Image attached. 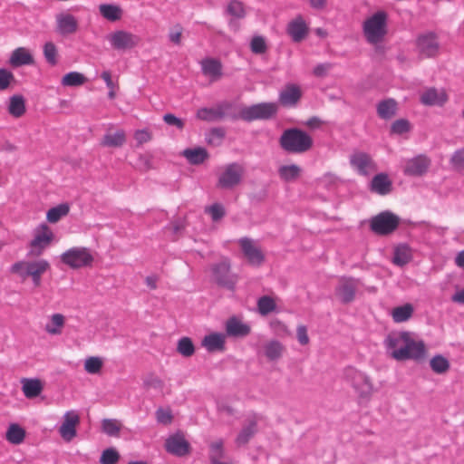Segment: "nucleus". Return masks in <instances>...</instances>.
Returning <instances> with one entry per match:
<instances>
[{"label": "nucleus", "mask_w": 464, "mask_h": 464, "mask_svg": "<svg viewBox=\"0 0 464 464\" xmlns=\"http://www.w3.org/2000/svg\"><path fill=\"white\" fill-rule=\"evenodd\" d=\"M385 343L391 356L396 361L420 362L426 356V345L414 333H392L387 336Z\"/></svg>", "instance_id": "1"}, {"label": "nucleus", "mask_w": 464, "mask_h": 464, "mask_svg": "<svg viewBox=\"0 0 464 464\" xmlns=\"http://www.w3.org/2000/svg\"><path fill=\"white\" fill-rule=\"evenodd\" d=\"M51 269V265L46 259L22 260L14 263L10 267L12 274L17 275L22 281L31 278L34 287L42 284V276Z\"/></svg>", "instance_id": "2"}, {"label": "nucleus", "mask_w": 464, "mask_h": 464, "mask_svg": "<svg viewBox=\"0 0 464 464\" xmlns=\"http://www.w3.org/2000/svg\"><path fill=\"white\" fill-rule=\"evenodd\" d=\"M313 143L312 137L298 128L285 130L279 138L282 150L291 154L304 153L312 148Z\"/></svg>", "instance_id": "3"}, {"label": "nucleus", "mask_w": 464, "mask_h": 464, "mask_svg": "<svg viewBox=\"0 0 464 464\" xmlns=\"http://www.w3.org/2000/svg\"><path fill=\"white\" fill-rule=\"evenodd\" d=\"M364 36L370 44L382 42L387 34V15L383 11H379L367 18L362 24Z\"/></svg>", "instance_id": "4"}, {"label": "nucleus", "mask_w": 464, "mask_h": 464, "mask_svg": "<svg viewBox=\"0 0 464 464\" xmlns=\"http://www.w3.org/2000/svg\"><path fill=\"white\" fill-rule=\"evenodd\" d=\"M343 379L353 388L361 401H367L370 398L372 384L362 372L349 366L343 371Z\"/></svg>", "instance_id": "5"}, {"label": "nucleus", "mask_w": 464, "mask_h": 464, "mask_svg": "<svg viewBox=\"0 0 464 464\" xmlns=\"http://www.w3.org/2000/svg\"><path fill=\"white\" fill-rule=\"evenodd\" d=\"M61 262L72 269H80L92 266L94 257L92 251L83 246L71 247L60 256Z\"/></svg>", "instance_id": "6"}, {"label": "nucleus", "mask_w": 464, "mask_h": 464, "mask_svg": "<svg viewBox=\"0 0 464 464\" xmlns=\"http://www.w3.org/2000/svg\"><path fill=\"white\" fill-rule=\"evenodd\" d=\"M278 111L276 102H260L250 106H244L239 110L241 120L251 122L257 120H269Z\"/></svg>", "instance_id": "7"}, {"label": "nucleus", "mask_w": 464, "mask_h": 464, "mask_svg": "<svg viewBox=\"0 0 464 464\" xmlns=\"http://www.w3.org/2000/svg\"><path fill=\"white\" fill-rule=\"evenodd\" d=\"M53 239L54 234L51 227L45 223L40 224L34 230V237L29 243L28 256L34 257L42 256Z\"/></svg>", "instance_id": "8"}, {"label": "nucleus", "mask_w": 464, "mask_h": 464, "mask_svg": "<svg viewBox=\"0 0 464 464\" xmlns=\"http://www.w3.org/2000/svg\"><path fill=\"white\" fill-rule=\"evenodd\" d=\"M400 225V218L392 211L385 210L372 217L370 220L372 231L380 236L394 232Z\"/></svg>", "instance_id": "9"}, {"label": "nucleus", "mask_w": 464, "mask_h": 464, "mask_svg": "<svg viewBox=\"0 0 464 464\" xmlns=\"http://www.w3.org/2000/svg\"><path fill=\"white\" fill-rule=\"evenodd\" d=\"M111 46L117 51H126L137 47L141 39L139 35L125 30H117L107 35Z\"/></svg>", "instance_id": "10"}, {"label": "nucleus", "mask_w": 464, "mask_h": 464, "mask_svg": "<svg viewBox=\"0 0 464 464\" xmlns=\"http://www.w3.org/2000/svg\"><path fill=\"white\" fill-rule=\"evenodd\" d=\"M352 169L360 176L368 177L377 170V164L372 156L361 150L353 151L349 158Z\"/></svg>", "instance_id": "11"}, {"label": "nucleus", "mask_w": 464, "mask_h": 464, "mask_svg": "<svg viewBox=\"0 0 464 464\" xmlns=\"http://www.w3.org/2000/svg\"><path fill=\"white\" fill-rule=\"evenodd\" d=\"M245 173L244 167L233 162L225 166L224 170L218 177V186L221 188H232L240 184Z\"/></svg>", "instance_id": "12"}, {"label": "nucleus", "mask_w": 464, "mask_h": 464, "mask_svg": "<svg viewBox=\"0 0 464 464\" xmlns=\"http://www.w3.org/2000/svg\"><path fill=\"white\" fill-rule=\"evenodd\" d=\"M212 275L216 283L223 287L234 289L237 284V276L230 274V262L228 259H223L214 264L211 267Z\"/></svg>", "instance_id": "13"}, {"label": "nucleus", "mask_w": 464, "mask_h": 464, "mask_svg": "<svg viewBox=\"0 0 464 464\" xmlns=\"http://www.w3.org/2000/svg\"><path fill=\"white\" fill-rule=\"evenodd\" d=\"M238 245L250 266H260L265 262V254L253 239L241 237L238 240Z\"/></svg>", "instance_id": "14"}, {"label": "nucleus", "mask_w": 464, "mask_h": 464, "mask_svg": "<svg viewBox=\"0 0 464 464\" xmlns=\"http://www.w3.org/2000/svg\"><path fill=\"white\" fill-rule=\"evenodd\" d=\"M165 450L176 457H184L190 453L191 446L181 432H176L165 440Z\"/></svg>", "instance_id": "15"}, {"label": "nucleus", "mask_w": 464, "mask_h": 464, "mask_svg": "<svg viewBox=\"0 0 464 464\" xmlns=\"http://www.w3.org/2000/svg\"><path fill=\"white\" fill-rule=\"evenodd\" d=\"M303 92L296 83H286L279 92L277 104L285 108H295L298 105Z\"/></svg>", "instance_id": "16"}, {"label": "nucleus", "mask_w": 464, "mask_h": 464, "mask_svg": "<svg viewBox=\"0 0 464 464\" xmlns=\"http://www.w3.org/2000/svg\"><path fill=\"white\" fill-rule=\"evenodd\" d=\"M430 165V160L425 155H418L404 161L403 173L406 176L420 177L424 175Z\"/></svg>", "instance_id": "17"}, {"label": "nucleus", "mask_w": 464, "mask_h": 464, "mask_svg": "<svg viewBox=\"0 0 464 464\" xmlns=\"http://www.w3.org/2000/svg\"><path fill=\"white\" fill-rule=\"evenodd\" d=\"M79 423L80 416L77 411H66L63 415V421L59 428L61 437L66 441H71L77 435L76 427Z\"/></svg>", "instance_id": "18"}, {"label": "nucleus", "mask_w": 464, "mask_h": 464, "mask_svg": "<svg viewBox=\"0 0 464 464\" xmlns=\"http://www.w3.org/2000/svg\"><path fill=\"white\" fill-rule=\"evenodd\" d=\"M417 48L423 56L433 57L439 53L440 44L433 33H427L418 37Z\"/></svg>", "instance_id": "19"}, {"label": "nucleus", "mask_w": 464, "mask_h": 464, "mask_svg": "<svg viewBox=\"0 0 464 464\" xmlns=\"http://www.w3.org/2000/svg\"><path fill=\"white\" fill-rule=\"evenodd\" d=\"M78 21L69 13H61L56 15V31L59 34L65 36L77 32Z\"/></svg>", "instance_id": "20"}, {"label": "nucleus", "mask_w": 464, "mask_h": 464, "mask_svg": "<svg viewBox=\"0 0 464 464\" xmlns=\"http://www.w3.org/2000/svg\"><path fill=\"white\" fill-rule=\"evenodd\" d=\"M225 329L228 336L236 338L246 337L251 333L250 325L242 322L237 316H231L227 320Z\"/></svg>", "instance_id": "21"}, {"label": "nucleus", "mask_w": 464, "mask_h": 464, "mask_svg": "<svg viewBox=\"0 0 464 464\" xmlns=\"http://www.w3.org/2000/svg\"><path fill=\"white\" fill-rule=\"evenodd\" d=\"M369 188L372 192L385 196L392 190V181L386 173L376 174L371 180Z\"/></svg>", "instance_id": "22"}, {"label": "nucleus", "mask_w": 464, "mask_h": 464, "mask_svg": "<svg viewBox=\"0 0 464 464\" xmlns=\"http://www.w3.org/2000/svg\"><path fill=\"white\" fill-rule=\"evenodd\" d=\"M447 100L448 96L443 89L429 88L420 96V102L429 106H442Z\"/></svg>", "instance_id": "23"}, {"label": "nucleus", "mask_w": 464, "mask_h": 464, "mask_svg": "<svg viewBox=\"0 0 464 464\" xmlns=\"http://www.w3.org/2000/svg\"><path fill=\"white\" fill-rule=\"evenodd\" d=\"M201 345L208 353L223 352L226 348V337L221 333H212L206 335L201 341Z\"/></svg>", "instance_id": "24"}, {"label": "nucleus", "mask_w": 464, "mask_h": 464, "mask_svg": "<svg viewBox=\"0 0 464 464\" xmlns=\"http://www.w3.org/2000/svg\"><path fill=\"white\" fill-rule=\"evenodd\" d=\"M202 73L217 81L222 76V63L216 58H205L200 62Z\"/></svg>", "instance_id": "25"}, {"label": "nucleus", "mask_w": 464, "mask_h": 464, "mask_svg": "<svg viewBox=\"0 0 464 464\" xmlns=\"http://www.w3.org/2000/svg\"><path fill=\"white\" fill-rule=\"evenodd\" d=\"M286 31L294 42L299 43L305 38L308 28L303 18L299 16L288 24Z\"/></svg>", "instance_id": "26"}, {"label": "nucleus", "mask_w": 464, "mask_h": 464, "mask_svg": "<svg viewBox=\"0 0 464 464\" xmlns=\"http://www.w3.org/2000/svg\"><path fill=\"white\" fill-rule=\"evenodd\" d=\"M34 63L31 52L25 47H18L14 49L10 56L9 63L13 67H20L23 65H30Z\"/></svg>", "instance_id": "27"}, {"label": "nucleus", "mask_w": 464, "mask_h": 464, "mask_svg": "<svg viewBox=\"0 0 464 464\" xmlns=\"http://www.w3.org/2000/svg\"><path fill=\"white\" fill-rule=\"evenodd\" d=\"M355 292L356 283L352 279L342 281L336 288L337 296L344 304H348L354 299Z\"/></svg>", "instance_id": "28"}, {"label": "nucleus", "mask_w": 464, "mask_h": 464, "mask_svg": "<svg viewBox=\"0 0 464 464\" xmlns=\"http://www.w3.org/2000/svg\"><path fill=\"white\" fill-rule=\"evenodd\" d=\"M412 250L406 244H400L393 251L392 263L398 266H403L411 261Z\"/></svg>", "instance_id": "29"}, {"label": "nucleus", "mask_w": 464, "mask_h": 464, "mask_svg": "<svg viewBox=\"0 0 464 464\" xmlns=\"http://www.w3.org/2000/svg\"><path fill=\"white\" fill-rule=\"evenodd\" d=\"M182 155L192 165L202 164L209 157L208 150L203 147L186 149L183 150Z\"/></svg>", "instance_id": "30"}, {"label": "nucleus", "mask_w": 464, "mask_h": 464, "mask_svg": "<svg viewBox=\"0 0 464 464\" xmlns=\"http://www.w3.org/2000/svg\"><path fill=\"white\" fill-rule=\"evenodd\" d=\"M126 142V133L123 130H118L115 133L107 132L102 141L101 145L109 148H119Z\"/></svg>", "instance_id": "31"}, {"label": "nucleus", "mask_w": 464, "mask_h": 464, "mask_svg": "<svg viewBox=\"0 0 464 464\" xmlns=\"http://www.w3.org/2000/svg\"><path fill=\"white\" fill-rule=\"evenodd\" d=\"M22 383L23 392L24 396L29 399L37 397L44 389L42 382L39 379H24Z\"/></svg>", "instance_id": "32"}, {"label": "nucleus", "mask_w": 464, "mask_h": 464, "mask_svg": "<svg viewBox=\"0 0 464 464\" xmlns=\"http://www.w3.org/2000/svg\"><path fill=\"white\" fill-rule=\"evenodd\" d=\"M26 111L25 101L22 95H13L9 99L8 112L14 118L22 117Z\"/></svg>", "instance_id": "33"}, {"label": "nucleus", "mask_w": 464, "mask_h": 464, "mask_svg": "<svg viewBox=\"0 0 464 464\" xmlns=\"http://www.w3.org/2000/svg\"><path fill=\"white\" fill-rule=\"evenodd\" d=\"M301 171V168L295 164L282 165L278 169V175L283 181L293 182L300 177Z\"/></svg>", "instance_id": "34"}, {"label": "nucleus", "mask_w": 464, "mask_h": 464, "mask_svg": "<svg viewBox=\"0 0 464 464\" xmlns=\"http://www.w3.org/2000/svg\"><path fill=\"white\" fill-rule=\"evenodd\" d=\"M100 14L111 22L118 21L121 18L122 10L120 6L111 4H102L99 6Z\"/></svg>", "instance_id": "35"}, {"label": "nucleus", "mask_w": 464, "mask_h": 464, "mask_svg": "<svg viewBox=\"0 0 464 464\" xmlns=\"http://www.w3.org/2000/svg\"><path fill=\"white\" fill-rule=\"evenodd\" d=\"M264 351L268 360L276 361L285 352V346L280 342L273 340L265 344Z\"/></svg>", "instance_id": "36"}, {"label": "nucleus", "mask_w": 464, "mask_h": 464, "mask_svg": "<svg viewBox=\"0 0 464 464\" xmlns=\"http://www.w3.org/2000/svg\"><path fill=\"white\" fill-rule=\"evenodd\" d=\"M25 438V430L20 425L12 423L9 425L5 439L12 444L18 445L24 441Z\"/></svg>", "instance_id": "37"}, {"label": "nucleus", "mask_w": 464, "mask_h": 464, "mask_svg": "<svg viewBox=\"0 0 464 464\" xmlns=\"http://www.w3.org/2000/svg\"><path fill=\"white\" fill-rule=\"evenodd\" d=\"M413 311V306L411 304L397 306L392 311V320L395 323L406 322L412 316Z\"/></svg>", "instance_id": "38"}, {"label": "nucleus", "mask_w": 464, "mask_h": 464, "mask_svg": "<svg viewBox=\"0 0 464 464\" xmlns=\"http://www.w3.org/2000/svg\"><path fill=\"white\" fill-rule=\"evenodd\" d=\"M65 324V318L62 314H54L50 322L45 325V331L53 335L61 334Z\"/></svg>", "instance_id": "39"}, {"label": "nucleus", "mask_w": 464, "mask_h": 464, "mask_svg": "<svg viewBox=\"0 0 464 464\" xmlns=\"http://www.w3.org/2000/svg\"><path fill=\"white\" fill-rule=\"evenodd\" d=\"M377 112L380 118L391 119L396 112V102L392 99L382 101L377 105Z\"/></svg>", "instance_id": "40"}, {"label": "nucleus", "mask_w": 464, "mask_h": 464, "mask_svg": "<svg viewBox=\"0 0 464 464\" xmlns=\"http://www.w3.org/2000/svg\"><path fill=\"white\" fill-rule=\"evenodd\" d=\"M257 423L256 420H251L246 427H244L241 431L238 433L236 443L238 446H242L246 444L249 440L254 436L256 432Z\"/></svg>", "instance_id": "41"}, {"label": "nucleus", "mask_w": 464, "mask_h": 464, "mask_svg": "<svg viewBox=\"0 0 464 464\" xmlns=\"http://www.w3.org/2000/svg\"><path fill=\"white\" fill-rule=\"evenodd\" d=\"M44 57L50 66L58 64V49L53 42H46L43 47Z\"/></svg>", "instance_id": "42"}, {"label": "nucleus", "mask_w": 464, "mask_h": 464, "mask_svg": "<svg viewBox=\"0 0 464 464\" xmlns=\"http://www.w3.org/2000/svg\"><path fill=\"white\" fill-rule=\"evenodd\" d=\"M121 430V424L116 419H104L102 421V430L108 436L119 437Z\"/></svg>", "instance_id": "43"}, {"label": "nucleus", "mask_w": 464, "mask_h": 464, "mask_svg": "<svg viewBox=\"0 0 464 464\" xmlns=\"http://www.w3.org/2000/svg\"><path fill=\"white\" fill-rule=\"evenodd\" d=\"M70 211V207L67 203L60 204L56 207L50 208L47 212V220L51 223L58 222L63 217H65Z\"/></svg>", "instance_id": "44"}, {"label": "nucleus", "mask_w": 464, "mask_h": 464, "mask_svg": "<svg viewBox=\"0 0 464 464\" xmlns=\"http://www.w3.org/2000/svg\"><path fill=\"white\" fill-rule=\"evenodd\" d=\"M216 106L218 108V113L222 114L220 116V120L225 118V117H229L232 120H238V119H240L239 112L237 113L236 111V108H235V105H234L233 102H227V101H224V102H221L218 103Z\"/></svg>", "instance_id": "45"}, {"label": "nucleus", "mask_w": 464, "mask_h": 464, "mask_svg": "<svg viewBox=\"0 0 464 464\" xmlns=\"http://www.w3.org/2000/svg\"><path fill=\"white\" fill-rule=\"evenodd\" d=\"M431 370L438 374H443L450 369V362L442 355H435L430 361Z\"/></svg>", "instance_id": "46"}, {"label": "nucleus", "mask_w": 464, "mask_h": 464, "mask_svg": "<svg viewBox=\"0 0 464 464\" xmlns=\"http://www.w3.org/2000/svg\"><path fill=\"white\" fill-rule=\"evenodd\" d=\"M276 308V304L275 300L268 295L261 296L257 300V310L261 315H267L268 314L274 312Z\"/></svg>", "instance_id": "47"}, {"label": "nucleus", "mask_w": 464, "mask_h": 464, "mask_svg": "<svg viewBox=\"0 0 464 464\" xmlns=\"http://www.w3.org/2000/svg\"><path fill=\"white\" fill-rule=\"evenodd\" d=\"M222 114L218 113L217 106L214 108L203 107L197 111V119L204 121H215L220 120Z\"/></svg>", "instance_id": "48"}, {"label": "nucleus", "mask_w": 464, "mask_h": 464, "mask_svg": "<svg viewBox=\"0 0 464 464\" xmlns=\"http://www.w3.org/2000/svg\"><path fill=\"white\" fill-rule=\"evenodd\" d=\"M86 81L85 76L78 72H71L66 73L62 79V85L63 86H80Z\"/></svg>", "instance_id": "49"}, {"label": "nucleus", "mask_w": 464, "mask_h": 464, "mask_svg": "<svg viewBox=\"0 0 464 464\" xmlns=\"http://www.w3.org/2000/svg\"><path fill=\"white\" fill-rule=\"evenodd\" d=\"M177 351L184 357H190L195 353V346L189 337H182L179 340Z\"/></svg>", "instance_id": "50"}, {"label": "nucleus", "mask_w": 464, "mask_h": 464, "mask_svg": "<svg viewBox=\"0 0 464 464\" xmlns=\"http://www.w3.org/2000/svg\"><path fill=\"white\" fill-rule=\"evenodd\" d=\"M225 456L224 441L219 439L209 444V460L210 463L218 460Z\"/></svg>", "instance_id": "51"}, {"label": "nucleus", "mask_w": 464, "mask_h": 464, "mask_svg": "<svg viewBox=\"0 0 464 464\" xmlns=\"http://www.w3.org/2000/svg\"><path fill=\"white\" fill-rule=\"evenodd\" d=\"M225 130L223 128H212L206 135L208 144L218 146L221 144L225 138Z\"/></svg>", "instance_id": "52"}, {"label": "nucleus", "mask_w": 464, "mask_h": 464, "mask_svg": "<svg viewBox=\"0 0 464 464\" xmlns=\"http://www.w3.org/2000/svg\"><path fill=\"white\" fill-rule=\"evenodd\" d=\"M102 361L99 357H89L85 360L84 370L90 374L99 373L102 368Z\"/></svg>", "instance_id": "53"}, {"label": "nucleus", "mask_w": 464, "mask_h": 464, "mask_svg": "<svg viewBox=\"0 0 464 464\" xmlns=\"http://www.w3.org/2000/svg\"><path fill=\"white\" fill-rule=\"evenodd\" d=\"M120 459L119 452L113 449L109 448L102 451L100 458L101 464H116Z\"/></svg>", "instance_id": "54"}, {"label": "nucleus", "mask_w": 464, "mask_h": 464, "mask_svg": "<svg viewBox=\"0 0 464 464\" xmlns=\"http://www.w3.org/2000/svg\"><path fill=\"white\" fill-rule=\"evenodd\" d=\"M227 13L238 19L243 18L246 14L243 4L237 0L229 2Z\"/></svg>", "instance_id": "55"}, {"label": "nucleus", "mask_w": 464, "mask_h": 464, "mask_svg": "<svg viewBox=\"0 0 464 464\" xmlns=\"http://www.w3.org/2000/svg\"><path fill=\"white\" fill-rule=\"evenodd\" d=\"M209 214L213 221L220 220L226 214L224 207L219 203H214L205 209Z\"/></svg>", "instance_id": "56"}, {"label": "nucleus", "mask_w": 464, "mask_h": 464, "mask_svg": "<svg viewBox=\"0 0 464 464\" xmlns=\"http://www.w3.org/2000/svg\"><path fill=\"white\" fill-rule=\"evenodd\" d=\"M250 49L252 53L256 54L265 53L267 50V45L264 37L262 36H255L252 38L250 43Z\"/></svg>", "instance_id": "57"}, {"label": "nucleus", "mask_w": 464, "mask_h": 464, "mask_svg": "<svg viewBox=\"0 0 464 464\" xmlns=\"http://www.w3.org/2000/svg\"><path fill=\"white\" fill-rule=\"evenodd\" d=\"M270 327L274 333L279 336H287L291 334L287 326L278 319L272 320L270 322Z\"/></svg>", "instance_id": "58"}, {"label": "nucleus", "mask_w": 464, "mask_h": 464, "mask_svg": "<svg viewBox=\"0 0 464 464\" xmlns=\"http://www.w3.org/2000/svg\"><path fill=\"white\" fill-rule=\"evenodd\" d=\"M143 384L148 389H162L164 386L163 381L153 373L149 374L146 377V379L143 381Z\"/></svg>", "instance_id": "59"}, {"label": "nucleus", "mask_w": 464, "mask_h": 464, "mask_svg": "<svg viewBox=\"0 0 464 464\" xmlns=\"http://www.w3.org/2000/svg\"><path fill=\"white\" fill-rule=\"evenodd\" d=\"M163 121L169 126H175L179 130H183L185 126V122L182 119L178 118L172 113H167L163 116Z\"/></svg>", "instance_id": "60"}, {"label": "nucleus", "mask_w": 464, "mask_h": 464, "mask_svg": "<svg viewBox=\"0 0 464 464\" xmlns=\"http://www.w3.org/2000/svg\"><path fill=\"white\" fill-rule=\"evenodd\" d=\"M14 80V74L6 70L0 69V90H5L10 85L11 81Z\"/></svg>", "instance_id": "61"}, {"label": "nucleus", "mask_w": 464, "mask_h": 464, "mask_svg": "<svg viewBox=\"0 0 464 464\" xmlns=\"http://www.w3.org/2000/svg\"><path fill=\"white\" fill-rule=\"evenodd\" d=\"M409 129L410 125L408 121L403 119L397 120L392 124V131L393 133L402 134L407 132Z\"/></svg>", "instance_id": "62"}, {"label": "nucleus", "mask_w": 464, "mask_h": 464, "mask_svg": "<svg viewBox=\"0 0 464 464\" xmlns=\"http://www.w3.org/2000/svg\"><path fill=\"white\" fill-rule=\"evenodd\" d=\"M134 139L136 140V141L139 145H141L143 143L150 141L152 139V135L146 129L138 130L134 133Z\"/></svg>", "instance_id": "63"}, {"label": "nucleus", "mask_w": 464, "mask_h": 464, "mask_svg": "<svg viewBox=\"0 0 464 464\" xmlns=\"http://www.w3.org/2000/svg\"><path fill=\"white\" fill-rule=\"evenodd\" d=\"M450 161L457 168L464 167V149L458 150L452 155Z\"/></svg>", "instance_id": "64"}]
</instances>
